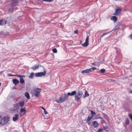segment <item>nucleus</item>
I'll list each match as a JSON object with an SVG mask.
<instances>
[{"mask_svg":"<svg viewBox=\"0 0 132 132\" xmlns=\"http://www.w3.org/2000/svg\"><path fill=\"white\" fill-rule=\"evenodd\" d=\"M6 23V21L5 19L0 20V25H5Z\"/></svg>","mask_w":132,"mask_h":132,"instance_id":"nucleus-7","label":"nucleus"},{"mask_svg":"<svg viewBox=\"0 0 132 132\" xmlns=\"http://www.w3.org/2000/svg\"><path fill=\"white\" fill-rule=\"evenodd\" d=\"M129 37H130V39H132V34H131L130 36H129Z\"/></svg>","mask_w":132,"mask_h":132,"instance_id":"nucleus-47","label":"nucleus"},{"mask_svg":"<svg viewBox=\"0 0 132 132\" xmlns=\"http://www.w3.org/2000/svg\"><path fill=\"white\" fill-rule=\"evenodd\" d=\"M92 116H91V115H89L87 119V121L89 125H90L89 123L88 122V121H89L92 118Z\"/></svg>","mask_w":132,"mask_h":132,"instance_id":"nucleus-16","label":"nucleus"},{"mask_svg":"<svg viewBox=\"0 0 132 132\" xmlns=\"http://www.w3.org/2000/svg\"><path fill=\"white\" fill-rule=\"evenodd\" d=\"M121 10L120 9L118 8L116 10L115 12L113 14L114 15H119L121 12Z\"/></svg>","mask_w":132,"mask_h":132,"instance_id":"nucleus-6","label":"nucleus"},{"mask_svg":"<svg viewBox=\"0 0 132 132\" xmlns=\"http://www.w3.org/2000/svg\"><path fill=\"white\" fill-rule=\"evenodd\" d=\"M126 122L127 125H128L129 124L130 121L127 118L126 119Z\"/></svg>","mask_w":132,"mask_h":132,"instance_id":"nucleus-26","label":"nucleus"},{"mask_svg":"<svg viewBox=\"0 0 132 132\" xmlns=\"http://www.w3.org/2000/svg\"><path fill=\"white\" fill-rule=\"evenodd\" d=\"M111 19L113 20L114 21V22H115L117 21L118 18L115 16H113L111 17Z\"/></svg>","mask_w":132,"mask_h":132,"instance_id":"nucleus-13","label":"nucleus"},{"mask_svg":"<svg viewBox=\"0 0 132 132\" xmlns=\"http://www.w3.org/2000/svg\"><path fill=\"white\" fill-rule=\"evenodd\" d=\"M17 75H12L11 74L9 73L8 74V76L9 77H10V76H17Z\"/></svg>","mask_w":132,"mask_h":132,"instance_id":"nucleus-29","label":"nucleus"},{"mask_svg":"<svg viewBox=\"0 0 132 132\" xmlns=\"http://www.w3.org/2000/svg\"><path fill=\"white\" fill-rule=\"evenodd\" d=\"M25 96L27 98L29 99L30 98V95L29 93L27 92H26L24 94Z\"/></svg>","mask_w":132,"mask_h":132,"instance_id":"nucleus-18","label":"nucleus"},{"mask_svg":"<svg viewBox=\"0 0 132 132\" xmlns=\"http://www.w3.org/2000/svg\"><path fill=\"white\" fill-rule=\"evenodd\" d=\"M52 51L54 53H56L57 52V50L56 48L53 49Z\"/></svg>","mask_w":132,"mask_h":132,"instance_id":"nucleus-31","label":"nucleus"},{"mask_svg":"<svg viewBox=\"0 0 132 132\" xmlns=\"http://www.w3.org/2000/svg\"><path fill=\"white\" fill-rule=\"evenodd\" d=\"M38 65H35L34 67L31 68V69L34 70H35L36 69L38 68Z\"/></svg>","mask_w":132,"mask_h":132,"instance_id":"nucleus-22","label":"nucleus"},{"mask_svg":"<svg viewBox=\"0 0 132 132\" xmlns=\"http://www.w3.org/2000/svg\"><path fill=\"white\" fill-rule=\"evenodd\" d=\"M10 118L7 117L3 118L0 122V126H2L7 123L9 120Z\"/></svg>","mask_w":132,"mask_h":132,"instance_id":"nucleus-2","label":"nucleus"},{"mask_svg":"<svg viewBox=\"0 0 132 132\" xmlns=\"http://www.w3.org/2000/svg\"><path fill=\"white\" fill-rule=\"evenodd\" d=\"M14 9L13 8H12L11 9V8H10L9 9V11H13V10Z\"/></svg>","mask_w":132,"mask_h":132,"instance_id":"nucleus-42","label":"nucleus"},{"mask_svg":"<svg viewBox=\"0 0 132 132\" xmlns=\"http://www.w3.org/2000/svg\"><path fill=\"white\" fill-rule=\"evenodd\" d=\"M20 82L21 84H23L24 83V81L23 78H20Z\"/></svg>","mask_w":132,"mask_h":132,"instance_id":"nucleus-20","label":"nucleus"},{"mask_svg":"<svg viewBox=\"0 0 132 132\" xmlns=\"http://www.w3.org/2000/svg\"><path fill=\"white\" fill-rule=\"evenodd\" d=\"M20 111L21 113L24 112V114H26V108H24L21 109L20 110Z\"/></svg>","mask_w":132,"mask_h":132,"instance_id":"nucleus-15","label":"nucleus"},{"mask_svg":"<svg viewBox=\"0 0 132 132\" xmlns=\"http://www.w3.org/2000/svg\"><path fill=\"white\" fill-rule=\"evenodd\" d=\"M130 93H132V90L130 92Z\"/></svg>","mask_w":132,"mask_h":132,"instance_id":"nucleus-50","label":"nucleus"},{"mask_svg":"<svg viewBox=\"0 0 132 132\" xmlns=\"http://www.w3.org/2000/svg\"><path fill=\"white\" fill-rule=\"evenodd\" d=\"M19 115L18 114H16L13 118V120L14 121H16L19 119Z\"/></svg>","mask_w":132,"mask_h":132,"instance_id":"nucleus-8","label":"nucleus"},{"mask_svg":"<svg viewBox=\"0 0 132 132\" xmlns=\"http://www.w3.org/2000/svg\"><path fill=\"white\" fill-rule=\"evenodd\" d=\"M44 112L45 114L46 115L48 113V112L45 109L44 110Z\"/></svg>","mask_w":132,"mask_h":132,"instance_id":"nucleus-38","label":"nucleus"},{"mask_svg":"<svg viewBox=\"0 0 132 132\" xmlns=\"http://www.w3.org/2000/svg\"><path fill=\"white\" fill-rule=\"evenodd\" d=\"M41 89L38 88H36L35 90V96L36 97H38L39 95V93L41 92Z\"/></svg>","mask_w":132,"mask_h":132,"instance_id":"nucleus-5","label":"nucleus"},{"mask_svg":"<svg viewBox=\"0 0 132 132\" xmlns=\"http://www.w3.org/2000/svg\"><path fill=\"white\" fill-rule=\"evenodd\" d=\"M74 33L76 34H77L78 33V30H76L74 31Z\"/></svg>","mask_w":132,"mask_h":132,"instance_id":"nucleus-44","label":"nucleus"},{"mask_svg":"<svg viewBox=\"0 0 132 132\" xmlns=\"http://www.w3.org/2000/svg\"><path fill=\"white\" fill-rule=\"evenodd\" d=\"M89 95L88 94V93L86 91L85 93V96L86 97H88V96Z\"/></svg>","mask_w":132,"mask_h":132,"instance_id":"nucleus-27","label":"nucleus"},{"mask_svg":"<svg viewBox=\"0 0 132 132\" xmlns=\"http://www.w3.org/2000/svg\"><path fill=\"white\" fill-rule=\"evenodd\" d=\"M13 107L14 108H15V109H13V111H15L17 110L19 107L18 103H17L14 104H13Z\"/></svg>","mask_w":132,"mask_h":132,"instance_id":"nucleus-12","label":"nucleus"},{"mask_svg":"<svg viewBox=\"0 0 132 132\" xmlns=\"http://www.w3.org/2000/svg\"><path fill=\"white\" fill-rule=\"evenodd\" d=\"M43 1H45L50 2H52L53 0H43Z\"/></svg>","mask_w":132,"mask_h":132,"instance_id":"nucleus-37","label":"nucleus"},{"mask_svg":"<svg viewBox=\"0 0 132 132\" xmlns=\"http://www.w3.org/2000/svg\"><path fill=\"white\" fill-rule=\"evenodd\" d=\"M1 71L0 72V75L2 73L3 71Z\"/></svg>","mask_w":132,"mask_h":132,"instance_id":"nucleus-48","label":"nucleus"},{"mask_svg":"<svg viewBox=\"0 0 132 132\" xmlns=\"http://www.w3.org/2000/svg\"><path fill=\"white\" fill-rule=\"evenodd\" d=\"M98 63L95 62L93 63H91V64L93 65H94L95 66L97 65L98 64Z\"/></svg>","mask_w":132,"mask_h":132,"instance_id":"nucleus-28","label":"nucleus"},{"mask_svg":"<svg viewBox=\"0 0 132 132\" xmlns=\"http://www.w3.org/2000/svg\"><path fill=\"white\" fill-rule=\"evenodd\" d=\"M104 115V116H107L105 114H104V115Z\"/></svg>","mask_w":132,"mask_h":132,"instance_id":"nucleus-49","label":"nucleus"},{"mask_svg":"<svg viewBox=\"0 0 132 132\" xmlns=\"http://www.w3.org/2000/svg\"><path fill=\"white\" fill-rule=\"evenodd\" d=\"M96 119H101V120H102V119H103V118L101 117H100V116H99V118H96Z\"/></svg>","mask_w":132,"mask_h":132,"instance_id":"nucleus-41","label":"nucleus"},{"mask_svg":"<svg viewBox=\"0 0 132 132\" xmlns=\"http://www.w3.org/2000/svg\"><path fill=\"white\" fill-rule=\"evenodd\" d=\"M88 44L89 43L85 42L84 43L81 44L82 46L84 47H86L88 45Z\"/></svg>","mask_w":132,"mask_h":132,"instance_id":"nucleus-21","label":"nucleus"},{"mask_svg":"<svg viewBox=\"0 0 132 132\" xmlns=\"http://www.w3.org/2000/svg\"><path fill=\"white\" fill-rule=\"evenodd\" d=\"M131 85H132V83L130 85V86H131Z\"/></svg>","mask_w":132,"mask_h":132,"instance_id":"nucleus-52","label":"nucleus"},{"mask_svg":"<svg viewBox=\"0 0 132 132\" xmlns=\"http://www.w3.org/2000/svg\"><path fill=\"white\" fill-rule=\"evenodd\" d=\"M89 36H87V37L86 38L85 42L88 43H89Z\"/></svg>","mask_w":132,"mask_h":132,"instance_id":"nucleus-32","label":"nucleus"},{"mask_svg":"<svg viewBox=\"0 0 132 132\" xmlns=\"http://www.w3.org/2000/svg\"><path fill=\"white\" fill-rule=\"evenodd\" d=\"M110 80H111V82H113L114 81V80L113 79H110Z\"/></svg>","mask_w":132,"mask_h":132,"instance_id":"nucleus-45","label":"nucleus"},{"mask_svg":"<svg viewBox=\"0 0 132 132\" xmlns=\"http://www.w3.org/2000/svg\"><path fill=\"white\" fill-rule=\"evenodd\" d=\"M76 93V91H73L71 93L68 92L67 94H63L60 96L58 99L56 100V101L57 103H62L65 101H67L68 99V96H73L75 95Z\"/></svg>","mask_w":132,"mask_h":132,"instance_id":"nucleus-1","label":"nucleus"},{"mask_svg":"<svg viewBox=\"0 0 132 132\" xmlns=\"http://www.w3.org/2000/svg\"><path fill=\"white\" fill-rule=\"evenodd\" d=\"M103 130V129L99 128L98 129L97 131L98 132H102Z\"/></svg>","mask_w":132,"mask_h":132,"instance_id":"nucleus-35","label":"nucleus"},{"mask_svg":"<svg viewBox=\"0 0 132 132\" xmlns=\"http://www.w3.org/2000/svg\"><path fill=\"white\" fill-rule=\"evenodd\" d=\"M17 76L21 78L25 77V76L24 75H17Z\"/></svg>","mask_w":132,"mask_h":132,"instance_id":"nucleus-30","label":"nucleus"},{"mask_svg":"<svg viewBox=\"0 0 132 132\" xmlns=\"http://www.w3.org/2000/svg\"><path fill=\"white\" fill-rule=\"evenodd\" d=\"M34 74V73L33 72L31 73L30 75L29 76V78L30 79L33 78Z\"/></svg>","mask_w":132,"mask_h":132,"instance_id":"nucleus-23","label":"nucleus"},{"mask_svg":"<svg viewBox=\"0 0 132 132\" xmlns=\"http://www.w3.org/2000/svg\"><path fill=\"white\" fill-rule=\"evenodd\" d=\"M82 94L83 93L82 92L80 91H78L77 93L75 94L76 95L75 96V100L77 101L80 100L82 96Z\"/></svg>","mask_w":132,"mask_h":132,"instance_id":"nucleus-3","label":"nucleus"},{"mask_svg":"<svg viewBox=\"0 0 132 132\" xmlns=\"http://www.w3.org/2000/svg\"><path fill=\"white\" fill-rule=\"evenodd\" d=\"M18 3V1L17 0H14L13 1L11 4V5L12 6L14 7L17 5V4Z\"/></svg>","mask_w":132,"mask_h":132,"instance_id":"nucleus-10","label":"nucleus"},{"mask_svg":"<svg viewBox=\"0 0 132 132\" xmlns=\"http://www.w3.org/2000/svg\"><path fill=\"white\" fill-rule=\"evenodd\" d=\"M81 73L82 74H84L86 73H88L89 72L88 69H87L82 71H81Z\"/></svg>","mask_w":132,"mask_h":132,"instance_id":"nucleus-17","label":"nucleus"},{"mask_svg":"<svg viewBox=\"0 0 132 132\" xmlns=\"http://www.w3.org/2000/svg\"><path fill=\"white\" fill-rule=\"evenodd\" d=\"M46 71H44V72L36 73L35 74V77H40L45 75L46 74Z\"/></svg>","mask_w":132,"mask_h":132,"instance_id":"nucleus-4","label":"nucleus"},{"mask_svg":"<svg viewBox=\"0 0 132 132\" xmlns=\"http://www.w3.org/2000/svg\"><path fill=\"white\" fill-rule=\"evenodd\" d=\"M105 71V70L104 69H101L100 72L101 73H104Z\"/></svg>","mask_w":132,"mask_h":132,"instance_id":"nucleus-33","label":"nucleus"},{"mask_svg":"<svg viewBox=\"0 0 132 132\" xmlns=\"http://www.w3.org/2000/svg\"><path fill=\"white\" fill-rule=\"evenodd\" d=\"M18 103L19 106H20L21 107H22L23 106L24 104V101H19Z\"/></svg>","mask_w":132,"mask_h":132,"instance_id":"nucleus-9","label":"nucleus"},{"mask_svg":"<svg viewBox=\"0 0 132 132\" xmlns=\"http://www.w3.org/2000/svg\"><path fill=\"white\" fill-rule=\"evenodd\" d=\"M96 119H101V120H102V119H103V118L101 117H100V116H99V118H96Z\"/></svg>","mask_w":132,"mask_h":132,"instance_id":"nucleus-40","label":"nucleus"},{"mask_svg":"<svg viewBox=\"0 0 132 132\" xmlns=\"http://www.w3.org/2000/svg\"><path fill=\"white\" fill-rule=\"evenodd\" d=\"M99 116L98 115L96 116V118H99Z\"/></svg>","mask_w":132,"mask_h":132,"instance_id":"nucleus-51","label":"nucleus"},{"mask_svg":"<svg viewBox=\"0 0 132 132\" xmlns=\"http://www.w3.org/2000/svg\"><path fill=\"white\" fill-rule=\"evenodd\" d=\"M101 121L102 123H104L105 122V121L103 119H102V120H101Z\"/></svg>","mask_w":132,"mask_h":132,"instance_id":"nucleus-43","label":"nucleus"},{"mask_svg":"<svg viewBox=\"0 0 132 132\" xmlns=\"http://www.w3.org/2000/svg\"><path fill=\"white\" fill-rule=\"evenodd\" d=\"M96 68L95 67H93L92 68H90L88 69L89 72H92L94 70L96 69Z\"/></svg>","mask_w":132,"mask_h":132,"instance_id":"nucleus-19","label":"nucleus"},{"mask_svg":"<svg viewBox=\"0 0 132 132\" xmlns=\"http://www.w3.org/2000/svg\"><path fill=\"white\" fill-rule=\"evenodd\" d=\"M129 116L130 119L132 120V114H129Z\"/></svg>","mask_w":132,"mask_h":132,"instance_id":"nucleus-39","label":"nucleus"},{"mask_svg":"<svg viewBox=\"0 0 132 132\" xmlns=\"http://www.w3.org/2000/svg\"><path fill=\"white\" fill-rule=\"evenodd\" d=\"M120 26L119 25H117L112 30H117L119 28Z\"/></svg>","mask_w":132,"mask_h":132,"instance_id":"nucleus-24","label":"nucleus"},{"mask_svg":"<svg viewBox=\"0 0 132 132\" xmlns=\"http://www.w3.org/2000/svg\"><path fill=\"white\" fill-rule=\"evenodd\" d=\"M90 111L92 115H94L96 114V113L92 110H91Z\"/></svg>","mask_w":132,"mask_h":132,"instance_id":"nucleus-36","label":"nucleus"},{"mask_svg":"<svg viewBox=\"0 0 132 132\" xmlns=\"http://www.w3.org/2000/svg\"><path fill=\"white\" fill-rule=\"evenodd\" d=\"M92 125L94 128L97 127L99 126V124L96 121L92 122Z\"/></svg>","mask_w":132,"mask_h":132,"instance_id":"nucleus-11","label":"nucleus"},{"mask_svg":"<svg viewBox=\"0 0 132 132\" xmlns=\"http://www.w3.org/2000/svg\"><path fill=\"white\" fill-rule=\"evenodd\" d=\"M103 128L107 131H109L108 130L109 129V127L107 126H103Z\"/></svg>","mask_w":132,"mask_h":132,"instance_id":"nucleus-25","label":"nucleus"},{"mask_svg":"<svg viewBox=\"0 0 132 132\" xmlns=\"http://www.w3.org/2000/svg\"><path fill=\"white\" fill-rule=\"evenodd\" d=\"M42 109H43L44 110L45 109V108H44V107H42V106H41L40 107Z\"/></svg>","mask_w":132,"mask_h":132,"instance_id":"nucleus-46","label":"nucleus"},{"mask_svg":"<svg viewBox=\"0 0 132 132\" xmlns=\"http://www.w3.org/2000/svg\"><path fill=\"white\" fill-rule=\"evenodd\" d=\"M12 81L13 84L15 85H16L19 83V81L16 79H13L12 80Z\"/></svg>","mask_w":132,"mask_h":132,"instance_id":"nucleus-14","label":"nucleus"},{"mask_svg":"<svg viewBox=\"0 0 132 132\" xmlns=\"http://www.w3.org/2000/svg\"><path fill=\"white\" fill-rule=\"evenodd\" d=\"M108 34V33H104V34H102V35L101 36V37L100 38V39H101V38L102 37L104 36L105 35L107 34Z\"/></svg>","mask_w":132,"mask_h":132,"instance_id":"nucleus-34","label":"nucleus"}]
</instances>
